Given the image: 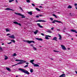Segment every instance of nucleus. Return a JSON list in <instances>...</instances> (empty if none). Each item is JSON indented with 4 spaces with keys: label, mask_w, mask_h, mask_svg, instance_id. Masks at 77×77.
<instances>
[{
    "label": "nucleus",
    "mask_w": 77,
    "mask_h": 77,
    "mask_svg": "<svg viewBox=\"0 0 77 77\" xmlns=\"http://www.w3.org/2000/svg\"><path fill=\"white\" fill-rule=\"evenodd\" d=\"M56 39H57V38L56 37H54V38L52 39V40H54L55 41H57V40Z\"/></svg>",
    "instance_id": "17"
},
{
    "label": "nucleus",
    "mask_w": 77,
    "mask_h": 77,
    "mask_svg": "<svg viewBox=\"0 0 77 77\" xmlns=\"http://www.w3.org/2000/svg\"><path fill=\"white\" fill-rule=\"evenodd\" d=\"M8 35H11V34L10 33H8V34H7V36H8Z\"/></svg>",
    "instance_id": "48"
},
{
    "label": "nucleus",
    "mask_w": 77,
    "mask_h": 77,
    "mask_svg": "<svg viewBox=\"0 0 77 77\" xmlns=\"http://www.w3.org/2000/svg\"><path fill=\"white\" fill-rule=\"evenodd\" d=\"M13 23L15 24H18V22H14Z\"/></svg>",
    "instance_id": "28"
},
{
    "label": "nucleus",
    "mask_w": 77,
    "mask_h": 77,
    "mask_svg": "<svg viewBox=\"0 0 77 77\" xmlns=\"http://www.w3.org/2000/svg\"><path fill=\"white\" fill-rule=\"evenodd\" d=\"M67 8L69 9H71V8H72V6H71L70 5H69L68 7Z\"/></svg>",
    "instance_id": "22"
},
{
    "label": "nucleus",
    "mask_w": 77,
    "mask_h": 77,
    "mask_svg": "<svg viewBox=\"0 0 77 77\" xmlns=\"http://www.w3.org/2000/svg\"><path fill=\"white\" fill-rule=\"evenodd\" d=\"M15 14H16L17 15H19V16H21L22 17V18H26V17L24 16L20 13L15 12L14 13Z\"/></svg>",
    "instance_id": "3"
},
{
    "label": "nucleus",
    "mask_w": 77,
    "mask_h": 77,
    "mask_svg": "<svg viewBox=\"0 0 77 77\" xmlns=\"http://www.w3.org/2000/svg\"><path fill=\"white\" fill-rule=\"evenodd\" d=\"M37 25H38V26L39 27L40 26V23H37Z\"/></svg>",
    "instance_id": "41"
},
{
    "label": "nucleus",
    "mask_w": 77,
    "mask_h": 77,
    "mask_svg": "<svg viewBox=\"0 0 77 77\" xmlns=\"http://www.w3.org/2000/svg\"><path fill=\"white\" fill-rule=\"evenodd\" d=\"M5 30H6V32H10V31H9V30L8 29H6Z\"/></svg>",
    "instance_id": "29"
},
{
    "label": "nucleus",
    "mask_w": 77,
    "mask_h": 77,
    "mask_svg": "<svg viewBox=\"0 0 77 77\" xmlns=\"http://www.w3.org/2000/svg\"><path fill=\"white\" fill-rule=\"evenodd\" d=\"M12 56H13V57L17 56V54H16V53H14L13 54V55H12Z\"/></svg>",
    "instance_id": "18"
},
{
    "label": "nucleus",
    "mask_w": 77,
    "mask_h": 77,
    "mask_svg": "<svg viewBox=\"0 0 77 77\" xmlns=\"http://www.w3.org/2000/svg\"><path fill=\"white\" fill-rule=\"evenodd\" d=\"M57 31H60V29H57Z\"/></svg>",
    "instance_id": "40"
},
{
    "label": "nucleus",
    "mask_w": 77,
    "mask_h": 77,
    "mask_svg": "<svg viewBox=\"0 0 77 77\" xmlns=\"http://www.w3.org/2000/svg\"><path fill=\"white\" fill-rule=\"evenodd\" d=\"M41 35H42V36H44V34L43 33H41Z\"/></svg>",
    "instance_id": "43"
},
{
    "label": "nucleus",
    "mask_w": 77,
    "mask_h": 77,
    "mask_svg": "<svg viewBox=\"0 0 77 77\" xmlns=\"http://www.w3.org/2000/svg\"><path fill=\"white\" fill-rule=\"evenodd\" d=\"M57 20H54L53 22H52V23H55V22H56Z\"/></svg>",
    "instance_id": "34"
},
{
    "label": "nucleus",
    "mask_w": 77,
    "mask_h": 77,
    "mask_svg": "<svg viewBox=\"0 0 77 77\" xmlns=\"http://www.w3.org/2000/svg\"><path fill=\"white\" fill-rule=\"evenodd\" d=\"M35 61V60H30V63H31L32 65H34V63H33V62Z\"/></svg>",
    "instance_id": "10"
},
{
    "label": "nucleus",
    "mask_w": 77,
    "mask_h": 77,
    "mask_svg": "<svg viewBox=\"0 0 77 77\" xmlns=\"http://www.w3.org/2000/svg\"><path fill=\"white\" fill-rule=\"evenodd\" d=\"M66 35H69V34L67 33H66Z\"/></svg>",
    "instance_id": "58"
},
{
    "label": "nucleus",
    "mask_w": 77,
    "mask_h": 77,
    "mask_svg": "<svg viewBox=\"0 0 77 77\" xmlns=\"http://www.w3.org/2000/svg\"><path fill=\"white\" fill-rule=\"evenodd\" d=\"M34 65V66H35V67H39V66L38 65V64H33Z\"/></svg>",
    "instance_id": "12"
},
{
    "label": "nucleus",
    "mask_w": 77,
    "mask_h": 77,
    "mask_svg": "<svg viewBox=\"0 0 77 77\" xmlns=\"http://www.w3.org/2000/svg\"><path fill=\"white\" fill-rule=\"evenodd\" d=\"M23 41L25 42H26L28 44H31V43H35V42L33 41H29V40H23Z\"/></svg>",
    "instance_id": "4"
},
{
    "label": "nucleus",
    "mask_w": 77,
    "mask_h": 77,
    "mask_svg": "<svg viewBox=\"0 0 77 77\" xmlns=\"http://www.w3.org/2000/svg\"><path fill=\"white\" fill-rule=\"evenodd\" d=\"M8 59V57L7 56H5V60H7Z\"/></svg>",
    "instance_id": "24"
},
{
    "label": "nucleus",
    "mask_w": 77,
    "mask_h": 77,
    "mask_svg": "<svg viewBox=\"0 0 77 77\" xmlns=\"http://www.w3.org/2000/svg\"><path fill=\"white\" fill-rule=\"evenodd\" d=\"M16 2L17 3H18V1H17V0H16Z\"/></svg>",
    "instance_id": "57"
},
{
    "label": "nucleus",
    "mask_w": 77,
    "mask_h": 77,
    "mask_svg": "<svg viewBox=\"0 0 77 77\" xmlns=\"http://www.w3.org/2000/svg\"><path fill=\"white\" fill-rule=\"evenodd\" d=\"M28 14H29L30 15H32V14H33V13H32V11H30L29 12H28Z\"/></svg>",
    "instance_id": "15"
},
{
    "label": "nucleus",
    "mask_w": 77,
    "mask_h": 77,
    "mask_svg": "<svg viewBox=\"0 0 77 77\" xmlns=\"http://www.w3.org/2000/svg\"><path fill=\"white\" fill-rule=\"evenodd\" d=\"M54 51L55 52H59V51H56L55 50H54Z\"/></svg>",
    "instance_id": "54"
},
{
    "label": "nucleus",
    "mask_w": 77,
    "mask_h": 77,
    "mask_svg": "<svg viewBox=\"0 0 77 77\" xmlns=\"http://www.w3.org/2000/svg\"><path fill=\"white\" fill-rule=\"evenodd\" d=\"M33 70L32 69H30V72H31L32 73L33 72Z\"/></svg>",
    "instance_id": "26"
},
{
    "label": "nucleus",
    "mask_w": 77,
    "mask_h": 77,
    "mask_svg": "<svg viewBox=\"0 0 77 77\" xmlns=\"http://www.w3.org/2000/svg\"><path fill=\"white\" fill-rule=\"evenodd\" d=\"M28 66V65H25L24 67V68H26V67H27Z\"/></svg>",
    "instance_id": "35"
},
{
    "label": "nucleus",
    "mask_w": 77,
    "mask_h": 77,
    "mask_svg": "<svg viewBox=\"0 0 77 77\" xmlns=\"http://www.w3.org/2000/svg\"><path fill=\"white\" fill-rule=\"evenodd\" d=\"M39 47H42V46H39Z\"/></svg>",
    "instance_id": "63"
},
{
    "label": "nucleus",
    "mask_w": 77,
    "mask_h": 77,
    "mask_svg": "<svg viewBox=\"0 0 77 77\" xmlns=\"http://www.w3.org/2000/svg\"><path fill=\"white\" fill-rule=\"evenodd\" d=\"M11 42H12L14 43H15V41L14 40H11Z\"/></svg>",
    "instance_id": "25"
},
{
    "label": "nucleus",
    "mask_w": 77,
    "mask_h": 77,
    "mask_svg": "<svg viewBox=\"0 0 77 77\" xmlns=\"http://www.w3.org/2000/svg\"><path fill=\"white\" fill-rule=\"evenodd\" d=\"M32 6H35V4L32 3Z\"/></svg>",
    "instance_id": "42"
},
{
    "label": "nucleus",
    "mask_w": 77,
    "mask_h": 77,
    "mask_svg": "<svg viewBox=\"0 0 77 77\" xmlns=\"http://www.w3.org/2000/svg\"><path fill=\"white\" fill-rule=\"evenodd\" d=\"M36 22H47V21L40 19L37 21H36Z\"/></svg>",
    "instance_id": "6"
},
{
    "label": "nucleus",
    "mask_w": 77,
    "mask_h": 77,
    "mask_svg": "<svg viewBox=\"0 0 77 77\" xmlns=\"http://www.w3.org/2000/svg\"><path fill=\"white\" fill-rule=\"evenodd\" d=\"M54 27L52 28H51V30H54Z\"/></svg>",
    "instance_id": "44"
},
{
    "label": "nucleus",
    "mask_w": 77,
    "mask_h": 77,
    "mask_svg": "<svg viewBox=\"0 0 77 77\" xmlns=\"http://www.w3.org/2000/svg\"><path fill=\"white\" fill-rule=\"evenodd\" d=\"M47 32H48V33H53V32L51 31V30L50 29H48L47 31Z\"/></svg>",
    "instance_id": "9"
},
{
    "label": "nucleus",
    "mask_w": 77,
    "mask_h": 77,
    "mask_svg": "<svg viewBox=\"0 0 77 77\" xmlns=\"http://www.w3.org/2000/svg\"><path fill=\"white\" fill-rule=\"evenodd\" d=\"M16 77H18V75H16Z\"/></svg>",
    "instance_id": "64"
},
{
    "label": "nucleus",
    "mask_w": 77,
    "mask_h": 77,
    "mask_svg": "<svg viewBox=\"0 0 77 77\" xmlns=\"http://www.w3.org/2000/svg\"><path fill=\"white\" fill-rule=\"evenodd\" d=\"M30 45V46H32V47L33 48L34 47V46H33V45L32 44H31Z\"/></svg>",
    "instance_id": "46"
},
{
    "label": "nucleus",
    "mask_w": 77,
    "mask_h": 77,
    "mask_svg": "<svg viewBox=\"0 0 77 77\" xmlns=\"http://www.w3.org/2000/svg\"><path fill=\"white\" fill-rule=\"evenodd\" d=\"M58 39L59 40H62V37H60Z\"/></svg>",
    "instance_id": "45"
},
{
    "label": "nucleus",
    "mask_w": 77,
    "mask_h": 77,
    "mask_svg": "<svg viewBox=\"0 0 77 77\" xmlns=\"http://www.w3.org/2000/svg\"><path fill=\"white\" fill-rule=\"evenodd\" d=\"M29 63H26V64H27V65H29Z\"/></svg>",
    "instance_id": "55"
},
{
    "label": "nucleus",
    "mask_w": 77,
    "mask_h": 77,
    "mask_svg": "<svg viewBox=\"0 0 77 77\" xmlns=\"http://www.w3.org/2000/svg\"><path fill=\"white\" fill-rule=\"evenodd\" d=\"M66 28L65 27L63 29V30H66Z\"/></svg>",
    "instance_id": "56"
},
{
    "label": "nucleus",
    "mask_w": 77,
    "mask_h": 77,
    "mask_svg": "<svg viewBox=\"0 0 77 77\" xmlns=\"http://www.w3.org/2000/svg\"><path fill=\"white\" fill-rule=\"evenodd\" d=\"M2 50V47H0V50Z\"/></svg>",
    "instance_id": "50"
},
{
    "label": "nucleus",
    "mask_w": 77,
    "mask_h": 77,
    "mask_svg": "<svg viewBox=\"0 0 77 77\" xmlns=\"http://www.w3.org/2000/svg\"><path fill=\"white\" fill-rule=\"evenodd\" d=\"M59 37L60 38H62V36H61V35L60 34H59Z\"/></svg>",
    "instance_id": "47"
},
{
    "label": "nucleus",
    "mask_w": 77,
    "mask_h": 77,
    "mask_svg": "<svg viewBox=\"0 0 77 77\" xmlns=\"http://www.w3.org/2000/svg\"><path fill=\"white\" fill-rule=\"evenodd\" d=\"M77 4H74V5L75 6H77Z\"/></svg>",
    "instance_id": "52"
},
{
    "label": "nucleus",
    "mask_w": 77,
    "mask_h": 77,
    "mask_svg": "<svg viewBox=\"0 0 77 77\" xmlns=\"http://www.w3.org/2000/svg\"><path fill=\"white\" fill-rule=\"evenodd\" d=\"M48 37H49V38H51V36L49 35H47Z\"/></svg>",
    "instance_id": "51"
},
{
    "label": "nucleus",
    "mask_w": 77,
    "mask_h": 77,
    "mask_svg": "<svg viewBox=\"0 0 77 77\" xmlns=\"http://www.w3.org/2000/svg\"><path fill=\"white\" fill-rule=\"evenodd\" d=\"M39 16L40 17H42V16H43V15H39Z\"/></svg>",
    "instance_id": "49"
},
{
    "label": "nucleus",
    "mask_w": 77,
    "mask_h": 77,
    "mask_svg": "<svg viewBox=\"0 0 77 77\" xmlns=\"http://www.w3.org/2000/svg\"><path fill=\"white\" fill-rule=\"evenodd\" d=\"M18 70H20V71H21L25 73V74H29V72H28V71L27 70H26L24 69H23L21 68H19Z\"/></svg>",
    "instance_id": "1"
},
{
    "label": "nucleus",
    "mask_w": 77,
    "mask_h": 77,
    "mask_svg": "<svg viewBox=\"0 0 77 77\" xmlns=\"http://www.w3.org/2000/svg\"><path fill=\"white\" fill-rule=\"evenodd\" d=\"M39 27H40V28H43V27L41 25H40Z\"/></svg>",
    "instance_id": "39"
},
{
    "label": "nucleus",
    "mask_w": 77,
    "mask_h": 77,
    "mask_svg": "<svg viewBox=\"0 0 77 77\" xmlns=\"http://www.w3.org/2000/svg\"><path fill=\"white\" fill-rule=\"evenodd\" d=\"M61 46L62 49H63V50H66V48H65V46H64V45H61Z\"/></svg>",
    "instance_id": "7"
},
{
    "label": "nucleus",
    "mask_w": 77,
    "mask_h": 77,
    "mask_svg": "<svg viewBox=\"0 0 77 77\" xmlns=\"http://www.w3.org/2000/svg\"><path fill=\"white\" fill-rule=\"evenodd\" d=\"M50 20H51V21H53V19L52 18H50Z\"/></svg>",
    "instance_id": "36"
},
{
    "label": "nucleus",
    "mask_w": 77,
    "mask_h": 77,
    "mask_svg": "<svg viewBox=\"0 0 77 77\" xmlns=\"http://www.w3.org/2000/svg\"><path fill=\"white\" fill-rule=\"evenodd\" d=\"M56 23H62V22L60 21H59L57 20Z\"/></svg>",
    "instance_id": "27"
},
{
    "label": "nucleus",
    "mask_w": 77,
    "mask_h": 77,
    "mask_svg": "<svg viewBox=\"0 0 77 77\" xmlns=\"http://www.w3.org/2000/svg\"><path fill=\"white\" fill-rule=\"evenodd\" d=\"M39 16H35V17H36V18H38L39 17Z\"/></svg>",
    "instance_id": "53"
},
{
    "label": "nucleus",
    "mask_w": 77,
    "mask_h": 77,
    "mask_svg": "<svg viewBox=\"0 0 77 77\" xmlns=\"http://www.w3.org/2000/svg\"><path fill=\"white\" fill-rule=\"evenodd\" d=\"M36 39L37 40H39V41H42V39L41 38H36Z\"/></svg>",
    "instance_id": "14"
},
{
    "label": "nucleus",
    "mask_w": 77,
    "mask_h": 77,
    "mask_svg": "<svg viewBox=\"0 0 77 77\" xmlns=\"http://www.w3.org/2000/svg\"><path fill=\"white\" fill-rule=\"evenodd\" d=\"M6 69H7V70H8V71H11V69H10L9 68L6 67Z\"/></svg>",
    "instance_id": "20"
},
{
    "label": "nucleus",
    "mask_w": 77,
    "mask_h": 77,
    "mask_svg": "<svg viewBox=\"0 0 77 77\" xmlns=\"http://www.w3.org/2000/svg\"><path fill=\"white\" fill-rule=\"evenodd\" d=\"M75 72L77 74V71H75Z\"/></svg>",
    "instance_id": "59"
},
{
    "label": "nucleus",
    "mask_w": 77,
    "mask_h": 77,
    "mask_svg": "<svg viewBox=\"0 0 77 77\" xmlns=\"http://www.w3.org/2000/svg\"><path fill=\"white\" fill-rule=\"evenodd\" d=\"M21 62H20L18 63H17L15 65H12V66H16V65H20V64H23V63H26V61L25 60H22V61H20Z\"/></svg>",
    "instance_id": "2"
},
{
    "label": "nucleus",
    "mask_w": 77,
    "mask_h": 77,
    "mask_svg": "<svg viewBox=\"0 0 77 77\" xmlns=\"http://www.w3.org/2000/svg\"><path fill=\"white\" fill-rule=\"evenodd\" d=\"M53 16L55 18H59V17L54 14H52Z\"/></svg>",
    "instance_id": "11"
},
{
    "label": "nucleus",
    "mask_w": 77,
    "mask_h": 77,
    "mask_svg": "<svg viewBox=\"0 0 77 77\" xmlns=\"http://www.w3.org/2000/svg\"><path fill=\"white\" fill-rule=\"evenodd\" d=\"M26 1L27 3H30V0H27Z\"/></svg>",
    "instance_id": "32"
},
{
    "label": "nucleus",
    "mask_w": 77,
    "mask_h": 77,
    "mask_svg": "<svg viewBox=\"0 0 77 77\" xmlns=\"http://www.w3.org/2000/svg\"><path fill=\"white\" fill-rule=\"evenodd\" d=\"M33 48L34 50H37V49H36V48H35V47H33Z\"/></svg>",
    "instance_id": "33"
},
{
    "label": "nucleus",
    "mask_w": 77,
    "mask_h": 77,
    "mask_svg": "<svg viewBox=\"0 0 77 77\" xmlns=\"http://www.w3.org/2000/svg\"><path fill=\"white\" fill-rule=\"evenodd\" d=\"M38 30H35V31L34 32V33L35 35H36V34H37V33H38Z\"/></svg>",
    "instance_id": "16"
},
{
    "label": "nucleus",
    "mask_w": 77,
    "mask_h": 77,
    "mask_svg": "<svg viewBox=\"0 0 77 77\" xmlns=\"http://www.w3.org/2000/svg\"><path fill=\"white\" fill-rule=\"evenodd\" d=\"M36 10H37V11H40L41 10L40 9H39V8H35Z\"/></svg>",
    "instance_id": "23"
},
{
    "label": "nucleus",
    "mask_w": 77,
    "mask_h": 77,
    "mask_svg": "<svg viewBox=\"0 0 77 77\" xmlns=\"http://www.w3.org/2000/svg\"><path fill=\"white\" fill-rule=\"evenodd\" d=\"M8 44H12V42H10L9 43H7Z\"/></svg>",
    "instance_id": "37"
},
{
    "label": "nucleus",
    "mask_w": 77,
    "mask_h": 77,
    "mask_svg": "<svg viewBox=\"0 0 77 77\" xmlns=\"http://www.w3.org/2000/svg\"><path fill=\"white\" fill-rule=\"evenodd\" d=\"M16 61L17 62H22V60L17 59L16 60Z\"/></svg>",
    "instance_id": "19"
},
{
    "label": "nucleus",
    "mask_w": 77,
    "mask_h": 77,
    "mask_svg": "<svg viewBox=\"0 0 77 77\" xmlns=\"http://www.w3.org/2000/svg\"><path fill=\"white\" fill-rule=\"evenodd\" d=\"M39 8H42V6H40Z\"/></svg>",
    "instance_id": "61"
},
{
    "label": "nucleus",
    "mask_w": 77,
    "mask_h": 77,
    "mask_svg": "<svg viewBox=\"0 0 77 77\" xmlns=\"http://www.w3.org/2000/svg\"><path fill=\"white\" fill-rule=\"evenodd\" d=\"M17 24L20 26H21V23H18Z\"/></svg>",
    "instance_id": "38"
},
{
    "label": "nucleus",
    "mask_w": 77,
    "mask_h": 77,
    "mask_svg": "<svg viewBox=\"0 0 77 77\" xmlns=\"http://www.w3.org/2000/svg\"><path fill=\"white\" fill-rule=\"evenodd\" d=\"M65 74H63L61 75H60L59 77H65V76H65Z\"/></svg>",
    "instance_id": "13"
},
{
    "label": "nucleus",
    "mask_w": 77,
    "mask_h": 77,
    "mask_svg": "<svg viewBox=\"0 0 77 77\" xmlns=\"http://www.w3.org/2000/svg\"><path fill=\"white\" fill-rule=\"evenodd\" d=\"M8 37L10 38H12V39H15V35H14L9 36H8Z\"/></svg>",
    "instance_id": "5"
},
{
    "label": "nucleus",
    "mask_w": 77,
    "mask_h": 77,
    "mask_svg": "<svg viewBox=\"0 0 77 77\" xmlns=\"http://www.w3.org/2000/svg\"><path fill=\"white\" fill-rule=\"evenodd\" d=\"M5 10H7V11H14V10H12L9 8H7L5 9Z\"/></svg>",
    "instance_id": "8"
},
{
    "label": "nucleus",
    "mask_w": 77,
    "mask_h": 77,
    "mask_svg": "<svg viewBox=\"0 0 77 77\" xmlns=\"http://www.w3.org/2000/svg\"><path fill=\"white\" fill-rule=\"evenodd\" d=\"M19 8H20V10H21L22 11H23V9L21 7H19Z\"/></svg>",
    "instance_id": "30"
},
{
    "label": "nucleus",
    "mask_w": 77,
    "mask_h": 77,
    "mask_svg": "<svg viewBox=\"0 0 77 77\" xmlns=\"http://www.w3.org/2000/svg\"><path fill=\"white\" fill-rule=\"evenodd\" d=\"M50 59H51V60H53V58H51Z\"/></svg>",
    "instance_id": "62"
},
{
    "label": "nucleus",
    "mask_w": 77,
    "mask_h": 77,
    "mask_svg": "<svg viewBox=\"0 0 77 77\" xmlns=\"http://www.w3.org/2000/svg\"><path fill=\"white\" fill-rule=\"evenodd\" d=\"M48 37L47 35H46L45 36V38L46 39H49V38H48Z\"/></svg>",
    "instance_id": "21"
},
{
    "label": "nucleus",
    "mask_w": 77,
    "mask_h": 77,
    "mask_svg": "<svg viewBox=\"0 0 77 77\" xmlns=\"http://www.w3.org/2000/svg\"><path fill=\"white\" fill-rule=\"evenodd\" d=\"M14 0H9V2L10 3H11V2H14Z\"/></svg>",
    "instance_id": "31"
},
{
    "label": "nucleus",
    "mask_w": 77,
    "mask_h": 77,
    "mask_svg": "<svg viewBox=\"0 0 77 77\" xmlns=\"http://www.w3.org/2000/svg\"><path fill=\"white\" fill-rule=\"evenodd\" d=\"M2 45H4V43H2Z\"/></svg>",
    "instance_id": "60"
}]
</instances>
